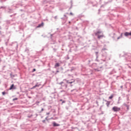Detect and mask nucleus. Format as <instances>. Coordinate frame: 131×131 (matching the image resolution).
Listing matches in <instances>:
<instances>
[{"label": "nucleus", "instance_id": "nucleus-19", "mask_svg": "<svg viewBox=\"0 0 131 131\" xmlns=\"http://www.w3.org/2000/svg\"><path fill=\"white\" fill-rule=\"evenodd\" d=\"M62 103H65V101H63Z\"/></svg>", "mask_w": 131, "mask_h": 131}, {"label": "nucleus", "instance_id": "nucleus-17", "mask_svg": "<svg viewBox=\"0 0 131 131\" xmlns=\"http://www.w3.org/2000/svg\"><path fill=\"white\" fill-rule=\"evenodd\" d=\"M70 15H73L72 12L70 13Z\"/></svg>", "mask_w": 131, "mask_h": 131}, {"label": "nucleus", "instance_id": "nucleus-6", "mask_svg": "<svg viewBox=\"0 0 131 131\" xmlns=\"http://www.w3.org/2000/svg\"><path fill=\"white\" fill-rule=\"evenodd\" d=\"M53 126H59V124H57L56 122L53 123Z\"/></svg>", "mask_w": 131, "mask_h": 131}, {"label": "nucleus", "instance_id": "nucleus-3", "mask_svg": "<svg viewBox=\"0 0 131 131\" xmlns=\"http://www.w3.org/2000/svg\"><path fill=\"white\" fill-rule=\"evenodd\" d=\"M124 35H125V36H128V35H130L131 36V32L130 33L125 32L124 33Z\"/></svg>", "mask_w": 131, "mask_h": 131}, {"label": "nucleus", "instance_id": "nucleus-9", "mask_svg": "<svg viewBox=\"0 0 131 131\" xmlns=\"http://www.w3.org/2000/svg\"><path fill=\"white\" fill-rule=\"evenodd\" d=\"M14 89V84H12L10 88V90H13Z\"/></svg>", "mask_w": 131, "mask_h": 131}, {"label": "nucleus", "instance_id": "nucleus-15", "mask_svg": "<svg viewBox=\"0 0 131 131\" xmlns=\"http://www.w3.org/2000/svg\"><path fill=\"white\" fill-rule=\"evenodd\" d=\"M36 86H37V85H36L34 86L33 87V89H35V88H36Z\"/></svg>", "mask_w": 131, "mask_h": 131}, {"label": "nucleus", "instance_id": "nucleus-7", "mask_svg": "<svg viewBox=\"0 0 131 131\" xmlns=\"http://www.w3.org/2000/svg\"><path fill=\"white\" fill-rule=\"evenodd\" d=\"M59 66H60L59 63H56L55 65V68H57V67H59Z\"/></svg>", "mask_w": 131, "mask_h": 131}, {"label": "nucleus", "instance_id": "nucleus-1", "mask_svg": "<svg viewBox=\"0 0 131 131\" xmlns=\"http://www.w3.org/2000/svg\"><path fill=\"white\" fill-rule=\"evenodd\" d=\"M95 34V35H96V36H97L99 39L103 38V37H104V34H103V33H102V31H98L96 32Z\"/></svg>", "mask_w": 131, "mask_h": 131}, {"label": "nucleus", "instance_id": "nucleus-12", "mask_svg": "<svg viewBox=\"0 0 131 131\" xmlns=\"http://www.w3.org/2000/svg\"><path fill=\"white\" fill-rule=\"evenodd\" d=\"M17 100H18V98H14L13 99V101H16Z\"/></svg>", "mask_w": 131, "mask_h": 131}, {"label": "nucleus", "instance_id": "nucleus-2", "mask_svg": "<svg viewBox=\"0 0 131 131\" xmlns=\"http://www.w3.org/2000/svg\"><path fill=\"white\" fill-rule=\"evenodd\" d=\"M112 110H114V111H115V112H117V111H120V108L118 107L117 106H114L112 108Z\"/></svg>", "mask_w": 131, "mask_h": 131}, {"label": "nucleus", "instance_id": "nucleus-14", "mask_svg": "<svg viewBox=\"0 0 131 131\" xmlns=\"http://www.w3.org/2000/svg\"><path fill=\"white\" fill-rule=\"evenodd\" d=\"M36 71V70L35 69H34L33 70V72H34V71Z\"/></svg>", "mask_w": 131, "mask_h": 131}, {"label": "nucleus", "instance_id": "nucleus-18", "mask_svg": "<svg viewBox=\"0 0 131 131\" xmlns=\"http://www.w3.org/2000/svg\"><path fill=\"white\" fill-rule=\"evenodd\" d=\"M96 55H98V52H96Z\"/></svg>", "mask_w": 131, "mask_h": 131}, {"label": "nucleus", "instance_id": "nucleus-8", "mask_svg": "<svg viewBox=\"0 0 131 131\" xmlns=\"http://www.w3.org/2000/svg\"><path fill=\"white\" fill-rule=\"evenodd\" d=\"M106 105L107 107H109V105H110V101H106Z\"/></svg>", "mask_w": 131, "mask_h": 131}, {"label": "nucleus", "instance_id": "nucleus-11", "mask_svg": "<svg viewBox=\"0 0 131 131\" xmlns=\"http://www.w3.org/2000/svg\"><path fill=\"white\" fill-rule=\"evenodd\" d=\"M122 37V34H121V36L119 37H118L117 39H119V38H121Z\"/></svg>", "mask_w": 131, "mask_h": 131}, {"label": "nucleus", "instance_id": "nucleus-10", "mask_svg": "<svg viewBox=\"0 0 131 131\" xmlns=\"http://www.w3.org/2000/svg\"><path fill=\"white\" fill-rule=\"evenodd\" d=\"M113 98V95H112L111 96L109 97V99H111Z\"/></svg>", "mask_w": 131, "mask_h": 131}, {"label": "nucleus", "instance_id": "nucleus-20", "mask_svg": "<svg viewBox=\"0 0 131 131\" xmlns=\"http://www.w3.org/2000/svg\"><path fill=\"white\" fill-rule=\"evenodd\" d=\"M42 110H43V108H42Z\"/></svg>", "mask_w": 131, "mask_h": 131}, {"label": "nucleus", "instance_id": "nucleus-4", "mask_svg": "<svg viewBox=\"0 0 131 131\" xmlns=\"http://www.w3.org/2000/svg\"><path fill=\"white\" fill-rule=\"evenodd\" d=\"M42 26H43V23H42L41 24L38 25L37 27V28H39V27H42Z\"/></svg>", "mask_w": 131, "mask_h": 131}, {"label": "nucleus", "instance_id": "nucleus-5", "mask_svg": "<svg viewBox=\"0 0 131 131\" xmlns=\"http://www.w3.org/2000/svg\"><path fill=\"white\" fill-rule=\"evenodd\" d=\"M74 80H73V81H69V80H67V83H73V82H74Z\"/></svg>", "mask_w": 131, "mask_h": 131}, {"label": "nucleus", "instance_id": "nucleus-21", "mask_svg": "<svg viewBox=\"0 0 131 131\" xmlns=\"http://www.w3.org/2000/svg\"><path fill=\"white\" fill-rule=\"evenodd\" d=\"M60 101H62V99H61Z\"/></svg>", "mask_w": 131, "mask_h": 131}, {"label": "nucleus", "instance_id": "nucleus-16", "mask_svg": "<svg viewBox=\"0 0 131 131\" xmlns=\"http://www.w3.org/2000/svg\"><path fill=\"white\" fill-rule=\"evenodd\" d=\"M63 83V82H61L59 83V84H62Z\"/></svg>", "mask_w": 131, "mask_h": 131}, {"label": "nucleus", "instance_id": "nucleus-13", "mask_svg": "<svg viewBox=\"0 0 131 131\" xmlns=\"http://www.w3.org/2000/svg\"><path fill=\"white\" fill-rule=\"evenodd\" d=\"M2 95H3V96H5V95H6V92H2Z\"/></svg>", "mask_w": 131, "mask_h": 131}]
</instances>
